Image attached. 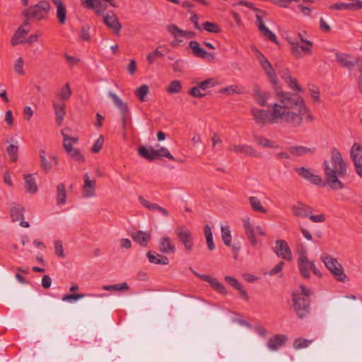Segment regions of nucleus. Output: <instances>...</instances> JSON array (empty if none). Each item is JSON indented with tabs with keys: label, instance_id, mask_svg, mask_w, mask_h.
<instances>
[{
	"label": "nucleus",
	"instance_id": "obj_33",
	"mask_svg": "<svg viewBox=\"0 0 362 362\" xmlns=\"http://www.w3.org/2000/svg\"><path fill=\"white\" fill-rule=\"evenodd\" d=\"M351 158L354 166L362 164V146L358 143H354L350 151Z\"/></svg>",
	"mask_w": 362,
	"mask_h": 362
},
{
	"label": "nucleus",
	"instance_id": "obj_18",
	"mask_svg": "<svg viewBox=\"0 0 362 362\" xmlns=\"http://www.w3.org/2000/svg\"><path fill=\"white\" fill-rule=\"evenodd\" d=\"M83 6H86L95 11L99 16H105L104 13L107 8L106 3H103L100 0H81Z\"/></svg>",
	"mask_w": 362,
	"mask_h": 362
},
{
	"label": "nucleus",
	"instance_id": "obj_9",
	"mask_svg": "<svg viewBox=\"0 0 362 362\" xmlns=\"http://www.w3.org/2000/svg\"><path fill=\"white\" fill-rule=\"evenodd\" d=\"M108 95L112 98L115 105L119 109L121 115V122L124 135L127 129V123L129 116V110L127 103L119 98L117 94L109 92Z\"/></svg>",
	"mask_w": 362,
	"mask_h": 362
},
{
	"label": "nucleus",
	"instance_id": "obj_47",
	"mask_svg": "<svg viewBox=\"0 0 362 362\" xmlns=\"http://www.w3.org/2000/svg\"><path fill=\"white\" fill-rule=\"evenodd\" d=\"M221 235L224 244L228 247L231 246V234L228 226H221Z\"/></svg>",
	"mask_w": 362,
	"mask_h": 362
},
{
	"label": "nucleus",
	"instance_id": "obj_40",
	"mask_svg": "<svg viewBox=\"0 0 362 362\" xmlns=\"http://www.w3.org/2000/svg\"><path fill=\"white\" fill-rule=\"evenodd\" d=\"M66 193L65 189V185L63 183H59L57 186V197L56 203L57 205L61 206L66 203Z\"/></svg>",
	"mask_w": 362,
	"mask_h": 362
},
{
	"label": "nucleus",
	"instance_id": "obj_57",
	"mask_svg": "<svg viewBox=\"0 0 362 362\" xmlns=\"http://www.w3.org/2000/svg\"><path fill=\"white\" fill-rule=\"evenodd\" d=\"M288 84V86L298 92H302V88L298 85L297 80L291 76H288L287 79L285 81Z\"/></svg>",
	"mask_w": 362,
	"mask_h": 362
},
{
	"label": "nucleus",
	"instance_id": "obj_19",
	"mask_svg": "<svg viewBox=\"0 0 362 362\" xmlns=\"http://www.w3.org/2000/svg\"><path fill=\"white\" fill-rule=\"evenodd\" d=\"M292 211L296 216L307 218L313 213V209L301 202H298L292 206Z\"/></svg>",
	"mask_w": 362,
	"mask_h": 362
},
{
	"label": "nucleus",
	"instance_id": "obj_16",
	"mask_svg": "<svg viewBox=\"0 0 362 362\" xmlns=\"http://www.w3.org/2000/svg\"><path fill=\"white\" fill-rule=\"evenodd\" d=\"M189 48L191 49L192 54L199 58L214 59V53H209L205 51L197 41L192 40L189 42Z\"/></svg>",
	"mask_w": 362,
	"mask_h": 362
},
{
	"label": "nucleus",
	"instance_id": "obj_29",
	"mask_svg": "<svg viewBox=\"0 0 362 362\" xmlns=\"http://www.w3.org/2000/svg\"><path fill=\"white\" fill-rule=\"evenodd\" d=\"M84 185L83 187V196L84 197H90L95 195V182L89 179L88 174L84 175Z\"/></svg>",
	"mask_w": 362,
	"mask_h": 362
},
{
	"label": "nucleus",
	"instance_id": "obj_50",
	"mask_svg": "<svg viewBox=\"0 0 362 362\" xmlns=\"http://www.w3.org/2000/svg\"><path fill=\"white\" fill-rule=\"evenodd\" d=\"M6 152L12 162H16L18 160V146L14 144H10L6 148Z\"/></svg>",
	"mask_w": 362,
	"mask_h": 362
},
{
	"label": "nucleus",
	"instance_id": "obj_26",
	"mask_svg": "<svg viewBox=\"0 0 362 362\" xmlns=\"http://www.w3.org/2000/svg\"><path fill=\"white\" fill-rule=\"evenodd\" d=\"M224 279L230 286L238 291L243 298L246 300H248L249 297L247 291L244 289L243 286L235 278L231 276H226Z\"/></svg>",
	"mask_w": 362,
	"mask_h": 362
},
{
	"label": "nucleus",
	"instance_id": "obj_10",
	"mask_svg": "<svg viewBox=\"0 0 362 362\" xmlns=\"http://www.w3.org/2000/svg\"><path fill=\"white\" fill-rule=\"evenodd\" d=\"M257 59H258L262 69L264 71L265 74L273 85V88H278L280 83L272 64L268 61L264 55L259 52L257 55Z\"/></svg>",
	"mask_w": 362,
	"mask_h": 362
},
{
	"label": "nucleus",
	"instance_id": "obj_32",
	"mask_svg": "<svg viewBox=\"0 0 362 362\" xmlns=\"http://www.w3.org/2000/svg\"><path fill=\"white\" fill-rule=\"evenodd\" d=\"M131 236L134 241L136 242L142 247H146L151 240V235L142 230L133 233Z\"/></svg>",
	"mask_w": 362,
	"mask_h": 362
},
{
	"label": "nucleus",
	"instance_id": "obj_7",
	"mask_svg": "<svg viewBox=\"0 0 362 362\" xmlns=\"http://www.w3.org/2000/svg\"><path fill=\"white\" fill-rule=\"evenodd\" d=\"M321 260L324 262L326 267L331 272L337 281L341 282L345 281L346 275L344 272L342 265L339 263L336 259L329 255H325L321 257Z\"/></svg>",
	"mask_w": 362,
	"mask_h": 362
},
{
	"label": "nucleus",
	"instance_id": "obj_48",
	"mask_svg": "<svg viewBox=\"0 0 362 362\" xmlns=\"http://www.w3.org/2000/svg\"><path fill=\"white\" fill-rule=\"evenodd\" d=\"M148 86L146 84H143L136 90L135 94L139 98L140 101L144 102L146 100V96L148 93Z\"/></svg>",
	"mask_w": 362,
	"mask_h": 362
},
{
	"label": "nucleus",
	"instance_id": "obj_11",
	"mask_svg": "<svg viewBox=\"0 0 362 362\" xmlns=\"http://www.w3.org/2000/svg\"><path fill=\"white\" fill-rule=\"evenodd\" d=\"M336 61L343 68L351 70L354 66L358 67L359 64L362 62V59L354 57L351 54L336 52L334 53Z\"/></svg>",
	"mask_w": 362,
	"mask_h": 362
},
{
	"label": "nucleus",
	"instance_id": "obj_46",
	"mask_svg": "<svg viewBox=\"0 0 362 362\" xmlns=\"http://www.w3.org/2000/svg\"><path fill=\"white\" fill-rule=\"evenodd\" d=\"M219 92L228 95H233L234 93L241 94L244 92V88L238 86L233 85L221 88Z\"/></svg>",
	"mask_w": 362,
	"mask_h": 362
},
{
	"label": "nucleus",
	"instance_id": "obj_22",
	"mask_svg": "<svg viewBox=\"0 0 362 362\" xmlns=\"http://www.w3.org/2000/svg\"><path fill=\"white\" fill-rule=\"evenodd\" d=\"M199 279L208 282L210 286L217 292L221 294H226L227 290L225 286L217 280L216 278H212L209 275H202L199 276Z\"/></svg>",
	"mask_w": 362,
	"mask_h": 362
},
{
	"label": "nucleus",
	"instance_id": "obj_62",
	"mask_svg": "<svg viewBox=\"0 0 362 362\" xmlns=\"http://www.w3.org/2000/svg\"><path fill=\"white\" fill-rule=\"evenodd\" d=\"M201 88H199V85L197 86L190 88L188 91V93L194 98H202L205 96V94L201 93Z\"/></svg>",
	"mask_w": 362,
	"mask_h": 362
},
{
	"label": "nucleus",
	"instance_id": "obj_39",
	"mask_svg": "<svg viewBox=\"0 0 362 362\" xmlns=\"http://www.w3.org/2000/svg\"><path fill=\"white\" fill-rule=\"evenodd\" d=\"M253 90L256 95L257 103L262 107L266 106V102L269 97V93L262 91L257 85L254 86Z\"/></svg>",
	"mask_w": 362,
	"mask_h": 362
},
{
	"label": "nucleus",
	"instance_id": "obj_42",
	"mask_svg": "<svg viewBox=\"0 0 362 362\" xmlns=\"http://www.w3.org/2000/svg\"><path fill=\"white\" fill-rule=\"evenodd\" d=\"M253 139H254V141L257 144H259V146H261L262 147H267V148H276V146H275L272 141H271L269 139H268L264 136H259L257 134H253Z\"/></svg>",
	"mask_w": 362,
	"mask_h": 362
},
{
	"label": "nucleus",
	"instance_id": "obj_17",
	"mask_svg": "<svg viewBox=\"0 0 362 362\" xmlns=\"http://www.w3.org/2000/svg\"><path fill=\"white\" fill-rule=\"evenodd\" d=\"M256 25L258 27L260 33L269 40L274 42L276 45H279V41L276 35L272 33L264 23L262 17L257 14L256 15Z\"/></svg>",
	"mask_w": 362,
	"mask_h": 362
},
{
	"label": "nucleus",
	"instance_id": "obj_5",
	"mask_svg": "<svg viewBox=\"0 0 362 362\" xmlns=\"http://www.w3.org/2000/svg\"><path fill=\"white\" fill-rule=\"evenodd\" d=\"M293 308L297 317L304 319L310 313V299L298 294H292Z\"/></svg>",
	"mask_w": 362,
	"mask_h": 362
},
{
	"label": "nucleus",
	"instance_id": "obj_3",
	"mask_svg": "<svg viewBox=\"0 0 362 362\" xmlns=\"http://www.w3.org/2000/svg\"><path fill=\"white\" fill-rule=\"evenodd\" d=\"M269 107H272L273 110L272 112H269L268 110L257 108L252 109V115L258 124H272L278 123L279 122H281V117H282L284 112H281V110L277 109L279 107L276 104L269 105Z\"/></svg>",
	"mask_w": 362,
	"mask_h": 362
},
{
	"label": "nucleus",
	"instance_id": "obj_13",
	"mask_svg": "<svg viewBox=\"0 0 362 362\" xmlns=\"http://www.w3.org/2000/svg\"><path fill=\"white\" fill-rule=\"evenodd\" d=\"M288 42L291 45V53L296 57L300 58L305 54H311L313 43L312 42H305L304 45H300L298 42L293 41L291 38H288Z\"/></svg>",
	"mask_w": 362,
	"mask_h": 362
},
{
	"label": "nucleus",
	"instance_id": "obj_59",
	"mask_svg": "<svg viewBox=\"0 0 362 362\" xmlns=\"http://www.w3.org/2000/svg\"><path fill=\"white\" fill-rule=\"evenodd\" d=\"M54 252L55 254L59 257L64 258L65 257V254L64 252L63 244L60 240H56L54 242Z\"/></svg>",
	"mask_w": 362,
	"mask_h": 362
},
{
	"label": "nucleus",
	"instance_id": "obj_23",
	"mask_svg": "<svg viewBox=\"0 0 362 362\" xmlns=\"http://www.w3.org/2000/svg\"><path fill=\"white\" fill-rule=\"evenodd\" d=\"M229 150L236 153H246L252 157H259V154L257 153L256 150L250 145H237L234 144L229 147Z\"/></svg>",
	"mask_w": 362,
	"mask_h": 362
},
{
	"label": "nucleus",
	"instance_id": "obj_49",
	"mask_svg": "<svg viewBox=\"0 0 362 362\" xmlns=\"http://www.w3.org/2000/svg\"><path fill=\"white\" fill-rule=\"evenodd\" d=\"M57 95L59 100H67L69 99L71 95V90L69 83H66L65 86L59 90Z\"/></svg>",
	"mask_w": 362,
	"mask_h": 362
},
{
	"label": "nucleus",
	"instance_id": "obj_53",
	"mask_svg": "<svg viewBox=\"0 0 362 362\" xmlns=\"http://www.w3.org/2000/svg\"><path fill=\"white\" fill-rule=\"evenodd\" d=\"M312 343L311 340L305 339L302 337L297 338L294 340L293 348L295 349H300L308 347Z\"/></svg>",
	"mask_w": 362,
	"mask_h": 362
},
{
	"label": "nucleus",
	"instance_id": "obj_31",
	"mask_svg": "<svg viewBox=\"0 0 362 362\" xmlns=\"http://www.w3.org/2000/svg\"><path fill=\"white\" fill-rule=\"evenodd\" d=\"M52 103L56 115V122L60 125L66 114L65 104L63 102L57 100H54Z\"/></svg>",
	"mask_w": 362,
	"mask_h": 362
},
{
	"label": "nucleus",
	"instance_id": "obj_2",
	"mask_svg": "<svg viewBox=\"0 0 362 362\" xmlns=\"http://www.w3.org/2000/svg\"><path fill=\"white\" fill-rule=\"evenodd\" d=\"M323 169L326 183L332 189L338 190L344 187L339 179L346 175V165L336 148L332 149L330 161L324 160Z\"/></svg>",
	"mask_w": 362,
	"mask_h": 362
},
{
	"label": "nucleus",
	"instance_id": "obj_15",
	"mask_svg": "<svg viewBox=\"0 0 362 362\" xmlns=\"http://www.w3.org/2000/svg\"><path fill=\"white\" fill-rule=\"evenodd\" d=\"M274 252L277 257L287 261L292 259V252L287 242L284 240H277L275 242Z\"/></svg>",
	"mask_w": 362,
	"mask_h": 362
},
{
	"label": "nucleus",
	"instance_id": "obj_34",
	"mask_svg": "<svg viewBox=\"0 0 362 362\" xmlns=\"http://www.w3.org/2000/svg\"><path fill=\"white\" fill-rule=\"evenodd\" d=\"M57 7L56 17L61 24H64L66 21V8L62 0L52 2Z\"/></svg>",
	"mask_w": 362,
	"mask_h": 362
},
{
	"label": "nucleus",
	"instance_id": "obj_64",
	"mask_svg": "<svg viewBox=\"0 0 362 362\" xmlns=\"http://www.w3.org/2000/svg\"><path fill=\"white\" fill-rule=\"evenodd\" d=\"M299 288H300V291H295L293 293V294H298V295L303 296V297L310 298V296L311 295V292H310V289H308L304 285H300Z\"/></svg>",
	"mask_w": 362,
	"mask_h": 362
},
{
	"label": "nucleus",
	"instance_id": "obj_56",
	"mask_svg": "<svg viewBox=\"0 0 362 362\" xmlns=\"http://www.w3.org/2000/svg\"><path fill=\"white\" fill-rule=\"evenodd\" d=\"M104 137L100 135L98 139L95 141L93 146L91 148V151L94 153H97L100 151L103 146Z\"/></svg>",
	"mask_w": 362,
	"mask_h": 362
},
{
	"label": "nucleus",
	"instance_id": "obj_52",
	"mask_svg": "<svg viewBox=\"0 0 362 362\" xmlns=\"http://www.w3.org/2000/svg\"><path fill=\"white\" fill-rule=\"evenodd\" d=\"M167 30L174 38L182 37L183 30L180 29L175 24L168 25Z\"/></svg>",
	"mask_w": 362,
	"mask_h": 362
},
{
	"label": "nucleus",
	"instance_id": "obj_35",
	"mask_svg": "<svg viewBox=\"0 0 362 362\" xmlns=\"http://www.w3.org/2000/svg\"><path fill=\"white\" fill-rule=\"evenodd\" d=\"M24 180L25 192L30 194H35L37 192L38 187L34 175L33 174L25 175Z\"/></svg>",
	"mask_w": 362,
	"mask_h": 362
},
{
	"label": "nucleus",
	"instance_id": "obj_58",
	"mask_svg": "<svg viewBox=\"0 0 362 362\" xmlns=\"http://www.w3.org/2000/svg\"><path fill=\"white\" fill-rule=\"evenodd\" d=\"M163 56V54L158 50V49H156L153 52L149 53L146 57V60L150 64H153L156 59L158 57H162Z\"/></svg>",
	"mask_w": 362,
	"mask_h": 362
},
{
	"label": "nucleus",
	"instance_id": "obj_27",
	"mask_svg": "<svg viewBox=\"0 0 362 362\" xmlns=\"http://www.w3.org/2000/svg\"><path fill=\"white\" fill-rule=\"evenodd\" d=\"M159 250L164 254H174L176 251L175 245L171 243L169 237H162L159 241Z\"/></svg>",
	"mask_w": 362,
	"mask_h": 362
},
{
	"label": "nucleus",
	"instance_id": "obj_14",
	"mask_svg": "<svg viewBox=\"0 0 362 362\" xmlns=\"http://www.w3.org/2000/svg\"><path fill=\"white\" fill-rule=\"evenodd\" d=\"M294 170L300 177L310 181L311 183L315 185L325 187L327 184L326 181L323 182L322 177L320 175L313 174L309 168L300 167L296 168Z\"/></svg>",
	"mask_w": 362,
	"mask_h": 362
},
{
	"label": "nucleus",
	"instance_id": "obj_41",
	"mask_svg": "<svg viewBox=\"0 0 362 362\" xmlns=\"http://www.w3.org/2000/svg\"><path fill=\"white\" fill-rule=\"evenodd\" d=\"M39 157L40 160L41 168L45 173H49L52 168V163L46 158V152L45 150L41 149L39 152Z\"/></svg>",
	"mask_w": 362,
	"mask_h": 362
},
{
	"label": "nucleus",
	"instance_id": "obj_63",
	"mask_svg": "<svg viewBox=\"0 0 362 362\" xmlns=\"http://www.w3.org/2000/svg\"><path fill=\"white\" fill-rule=\"evenodd\" d=\"M86 295L83 293H78V294H67L64 295L62 297L63 301H71V300H78L79 299L83 298Z\"/></svg>",
	"mask_w": 362,
	"mask_h": 362
},
{
	"label": "nucleus",
	"instance_id": "obj_1",
	"mask_svg": "<svg viewBox=\"0 0 362 362\" xmlns=\"http://www.w3.org/2000/svg\"><path fill=\"white\" fill-rule=\"evenodd\" d=\"M278 97L279 103H276L281 110L282 117L281 122L293 127H297L303 123V115L308 112L303 98L297 93L284 92L280 83L278 88H274Z\"/></svg>",
	"mask_w": 362,
	"mask_h": 362
},
{
	"label": "nucleus",
	"instance_id": "obj_24",
	"mask_svg": "<svg viewBox=\"0 0 362 362\" xmlns=\"http://www.w3.org/2000/svg\"><path fill=\"white\" fill-rule=\"evenodd\" d=\"M243 223L245 235L248 240L253 247H255L257 245V240L255 237V233L253 226L251 224L249 218L243 219Z\"/></svg>",
	"mask_w": 362,
	"mask_h": 362
},
{
	"label": "nucleus",
	"instance_id": "obj_36",
	"mask_svg": "<svg viewBox=\"0 0 362 362\" xmlns=\"http://www.w3.org/2000/svg\"><path fill=\"white\" fill-rule=\"evenodd\" d=\"M23 213L24 208L23 206L19 204H16V203L12 204L10 214L13 221L16 222L22 221L24 218Z\"/></svg>",
	"mask_w": 362,
	"mask_h": 362
},
{
	"label": "nucleus",
	"instance_id": "obj_37",
	"mask_svg": "<svg viewBox=\"0 0 362 362\" xmlns=\"http://www.w3.org/2000/svg\"><path fill=\"white\" fill-rule=\"evenodd\" d=\"M315 150V148H308L303 146H294L288 148L291 154L296 156H302L306 153H313Z\"/></svg>",
	"mask_w": 362,
	"mask_h": 362
},
{
	"label": "nucleus",
	"instance_id": "obj_30",
	"mask_svg": "<svg viewBox=\"0 0 362 362\" xmlns=\"http://www.w3.org/2000/svg\"><path fill=\"white\" fill-rule=\"evenodd\" d=\"M139 200L140 203L142 204V206L148 209L149 211H158L164 216H169L168 211L165 208H163L160 206H159L158 204L151 203L146 199H145L142 196L139 197Z\"/></svg>",
	"mask_w": 362,
	"mask_h": 362
},
{
	"label": "nucleus",
	"instance_id": "obj_21",
	"mask_svg": "<svg viewBox=\"0 0 362 362\" xmlns=\"http://www.w3.org/2000/svg\"><path fill=\"white\" fill-rule=\"evenodd\" d=\"M287 340V336L284 334H276L269 339L267 347L272 351H276L284 346Z\"/></svg>",
	"mask_w": 362,
	"mask_h": 362
},
{
	"label": "nucleus",
	"instance_id": "obj_43",
	"mask_svg": "<svg viewBox=\"0 0 362 362\" xmlns=\"http://www.w3.org/2000/svg\"><path fill=\"white\" fill-rule=\"evenodd\" d=\"M202 30L214 34L219 33L221 31L220 26L217 23L209 21H206L202 23Z\"/></svg>",
	"mask_w": 362,
	"mask_h": 362
},
{
	"label": "nucleus",
	"instance_id": "obj_12",
	"mask_svg": "<svg viewBox=\"0 0 362 362\" xmlns=\"http://www.w3.org/2000/svg\"><path fill=\"white\" fill-rule=\"evenodd\" d=\"M175 233L184 245L186 252H190L194 247L192 232L184 226H178L175 229Z\"/></svg>",
	"mask_w": 362,
	"mask_h": 362
},
{
	"label": "nucleus",
	"instance_id": "obj_60",
	"mask_svg": "<svg viewBox=\"0 0 362 362\" xmlns=\"http://www.w3.org/2000/svg\"><path fill=\"white\" fill-rule=\"evenodd\" d=\"M23 64H24L23 59L21 57H19L16 61V63L14 65V70L19 75L25 74V71L23 70Z\"/></svg>",
	"mask_w": 362,
	"mask_h": 362
},
{
	"label": "nucleus",
	"instance_id": "obj_6",
	"mask_svg": "<svg viewBox=\"0 0 362 362\" xmlns=\"http://www.w3.org/2000/svg\"><path fill=\"white\" fill-rule=\"evenodd\" d=\"M138 153L142 158L149 161L160 157H166L171 160H175V157L171 155L165 147H160V148L155 150L152 147L148 148L144 146H141L138 148Z\"/></svg>",
	"mask_w": 362,
	"mask_h": 362
},
{
	"label": "nucleus",
	"instance_id": "obj_45",
	"mask_svg": "<svg viewBox=\"0 0 362 362\" xmlns=\"http://www.w3.org/2000/svg\"><path fill=\"white\" fill-rule=\"evenodd\" d=\"M204 233L206 237V244L209 249L212 251L215 249V245L213 241V234L211 228L209 225H205L204 227Z\"/></svg>",
	"mask_w": 362,
	"mask_h": 362
},
{
	"label": "nucleus",
	"instance_id": "obj_8",
	"mask_svg": "<svg viewBox=\"0 0 362 362\" xmlns=\"http://www.w3.org/2000/svg\"><path fill=\"white\" fill-rule=\"evenodd\" d=\"M297 262L299 271L303 278L309 279L310 276V271L317 276H322L321 272L316 268L314 262L308 260L305 251L300 255Z\"/></svg>",
	"mask_w": 362,
	"mask_h": 362
},
{
	"label": "nucleus",
	"instance_id": "obj_51",
	"mask_svg": "<svg viewBox=\"0 0 362 362\" xmlns=\"http://www.w3.org/2000/svg\"><path fill=\"white\" fill-rule=\"evenodd\" d=\"M166 90L169 93H178L182 90V83L178 80L173 81L169 83Z\"/></svg>",
	"mask_w": 362,
	"mask_h": 362
},
{
	"label": "nucleus",
	"instance_id": "obj_55",
	"mask_svg": "<svg viewBox=\"0 0 362 362\" xmlns=\"http://www.w3.org/2000/svg\"><path fill=\"white\" fill-rule=\"evenodd\" d=\"M216 80L213 78H208L202 82H199V88H201L202 90H205L209 88L214 87L216 86Z\"/></svg>",
	"mask_w": 362,
	"mask_h": 362
},
{
	"label": "nucleus",
	"instance_id": "obj_4",
	"mask_svg": "<svg viewBox=\"0 0 362 362\" xmlns=\"http://www.w3.org/2000/svg\"><path fill=\"white\" fill-rule=\"evenodd\" d=\"M50 8V4L48 1L41 0L37 4L30 6L27 9L23 11L22 15L25 18L40 21L47 18Z\"/></svg>",
	"mask_w": 362,
	"mask_h": 362
},
{
	"label": "nucleus",
	"instance_id": "obj_25",
	"mask_svg": "<svg viewBox=\"0 0 362 362\" xmlns=\"http://www.w3.org/2000/svg\"><path fill=\"white\" fill-rule=\"evenodd\" d=\"M68 138L65 137V144L64 147L66 151L76 161L83 163L85 161L84 156L81 153L78 149L72 147V143L68 142Z\"/></svg>",
	"mask_w": 362,
	"mask_h": 362
},
{
	"label": "nucleus",
	"instance_id": "obj_28",
	"mask_svg": "<svg viewBox=\"0 0 362 362\" xmlns=\"http://www.w3.org/2000/svg\"><path fill=\"white\" fill-rule=\"evenodd\" d=\"M146 257L148 261L155 264L168 265L169 264V259L166 256L159 255L154 251H148L146 254Z\"/></svg>",
	"mask_w": 362,
	"mask_h": 362
},
{
	"label": "nucleus",
	"instance_id": "obj_38",
	"mask_svg": "<svg viewBox=\"0 0 362 362\" xmlns=\"http://www.w3.org/2000/svg\"><path fill=\"white\" fill-rule=\"evenodd\" d=\"M29 30V29L23 28V26H19L11 39L12 45L16 46L23 43L22 39L26 36Z\"/></svg>",
	"mask_w": 362,
	"mask_h": 362
},
{
	"label": "nucleus",
	"instance_id": "obj_61",
	"mask_svg": "<svg viewBox=\"0 0 362 362\" xmlns=\"http://www.w3.org/2000/svg\"><path fill=\"white\" fill-rule=\"evenodd\" d=\"M90 26L88 25H84L82 26L80 32V37L83 40L88 41L90 38Z\"/></svg>",
	"mask_w": 362,
	"mask_h": 362
},
{
	"label": "nucleus",
	"instance_id": "obj_20",
	"mask_svg": "<svg viewBox=\"0 0 362 362\" xmlns=\"http://www.w3.org/2000/svg\"><path fill=\"white\" fill-rule=\"evenodd\" d=\"M103 23L110 29H111L115 35H118L119 34L120 30L122 26V24L119 23L116 15H105L103 17Z\"/></svg>",
	"mask_w": 362,
	"mask_h": 362
},
{
	"label": "nucleus",
	"instance_id": "obj_54",
	"mask_svg": "<svg viewBox=\"0 0 362 362\" xmlns=\"http://www.w3.org/2000/svg\"><path fill=\"white\" fill-rule=\"evenodd\" d=\"M103 289L105 291H122V290H128L129 286L127 283L124 282L122 284H113V285H107L103 286Z\"/></svg>",
	"mask_w": 362,
	"mask_h": 362
},
{
	"label": "nucleus",
	"instance_id": "obj_44",
	"mask_svg": "<svg viewBox=\"0 0 362 362\" xmlns=\"http://www.w3.org/2000/svg\"><path fill=\"white\" fill-rule=\"evenodd\" d=\"M249 202L252 209L255 211L263 214H266L267 212V209L262 206L260 200L257 197H250Z\"/></svg>",
	"mask_w": 362,
	"mask_h": 362
}]
</instances>
